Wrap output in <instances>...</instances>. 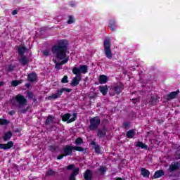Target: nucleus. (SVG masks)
<instances>
[{"label":"nucleus","mask_w":180,"mask_h":180,"mask_svg":"<svg viewBox=\"0 0 180 180\" xmlns=\"http://www.w3.org/2000/svg\"><path fill=\"white\" fill-rule=\"evenodd\" d=\"M69 180H77V179H75V176L70 175L69 177Z\"/></svg>","instance_id":"obj_49"},{"label":"nucleus","mask_w":180,"mask_h":180,"mask_svg":"<svg viewBox=\"0 0 180 180\" xmlns=\"http://www.w3.org/2000/svg\"><path fill=\"white\" fill-rule=\"evenodd\" d=\"M78 151L79 153H84L85 151V148L82 146H74L71 145H66L63 148V154L65 157H68V155H72V151Z\"/></svg>","instance_id":"obj_3"},{"label":"nucleus","mask_w":180,"mask_h":180,"mask_svg":"<svg viewBox=\"0 0 180 180\" xmlns=\"http://www.w3.org/2000/svg\"><path fill=\"white\" fill-rule=\"evenodd\" d=\"M27 81L29 82L33 83L35 82V81H37V74H36V72H32L27 75Z\"/></svg>","instance_id":"obj_16"},{"label":"nucleus","mask_w":180,"mask_h":180,"mask_svg":"<svg viewBox=\"0 0 180 180\" xmlns=\"http://www.w3.org/2000/svg\"><path fill=\"white\" fill-rule=\"evenodd\" d=\"M26 50L27 49L25 46H19L18 49V53L19 56H25V53H26Z\"/></svg>","instance_id":"obj_28"},{"label":"nucleus","mask_w":180,"mask_h":180,"mask_svg":"<svg viewBox=\"0 0 180 180\" xmlns=\"http://www.w3.org/2000/svg\"><path fill=\"white\" fill-rule=\"evenodd\" d=\"M165 175V172H164V170L160 169V170H158L155 172L154 175H153V178L155 179H157L158 178H161V176H164Z\"/></svg>","instance_id":"obj_19"},{"label":"nucleus","mask_w":180,"mask_h":180,"mask_svg":"<svg viewBox=\"0 0 180 180\" xmlns=\"http://www.w3.org/2000/svg\"><path fill=\"white\" fill-rule=\"evenodd\" d=\"M131 102L134 103V105H136V103H137L138 102H140V98H132Z\"/></svg>","instance_id":"obj_45"},{"label":"nucleus","mask_w":180,"mask_h":180,"mask_svg":"<svg viewBox=\"0 0 180 180\" xmlns=\"http://www.w3.org/2000/svg\"><path fill=\"white\" fill-rule=\"evenodd\" d=\"M15 113H16V112H15V110H11L8 112V115H10V116H13V115H15Z\"/></svg>","instance_id":"obj_48"},{"label":"nucleus","mask_w":180,"mask_h":180,"mask_svg":"<svg viewBox=\"0 0 180 180\" xmlns=\"http://www.w3.org/2000/svg\"><path fill=\"white\" fill-rule=\"evenodd\" d=\"M58 148V147L56 146H49V150L51 151V153H54Z\"/></svg>","instance_id":"obj_37"},{"label":"nucleus","mask_w":180,"mask_h":180,"mask_svg":"<svg viewBox=\"0 0 180 180\" xmlns=\"http://www.w3.org/2000/svg\"><path fill=\"white\" fill-rule=\"evenodd\" d=\"M75 144H76V146H81V144H84V139H82L81 137H78L75 140Z\"/></svg>","instance_id":"obj_31"},{"label":"nucleus","mask_w":180,"mask_h":180,"mask_svg":"<svg viewBox=\"0 0 180 180\" xmlns=\"http://www.w3.org/2000/svg\"><path fill=\"white\" fill-rule=\"evenodd\" d=\"M56 174H57V172L53 170V169H50L46 172V176H56Z\"/></svg>","instance_id":"obj_30"},{"label":"nucleus","mask_w":180,"mask_h":180,"mask_svg":"<svg viewBox=\"0 0 180 180\" xmlns=\"http://www.w3.org/2000/svg\"><path fill=\"white\" fill-rule=\"evenodd\" d=\"M69 19L67 22L68 25H72L75 22V19H74V17L72 15L68 16Z\"/></svg>","instance_id":"obj_35"},{"label":"nucleus","mask_w":180,"mask_h":180,"mask_svg":"<svg viewBox=\"0 0 180 180\" xmlns=\"http://www.w3.org/2000/svg\"><path fill=\"white\" fill-rule=\"evenodd\" d=\"M72 117L70 119V117H71V114L70 113H66L64 114L62 116V120L63 122H67V123H72V122H75V120H77V117H78V115L77 114V112H74L72 114Z\"/></svg>","instance_id":"obj_7"},{"label":"nucleus","mask_w":180,"mask_h":180,"mask_svg":"<svg viewBox=\"0 0 180 180\" xmlns=\"http://www.w3.org/2000/svg\"><path fill=\"white\" fill-rule=\"evenodd\" d=\"M28 110H29V107H27V108L21 110L20 112L21 113H26V112H27Z\"/></svg>","instance_id":"obj_47"},{"label":"nucleus","mask_w":180,"mask_h":180,"mask_svg":"<svg viewBox=\"0 0 180 180\" xmlns=\"http://www.w3.org/2000/svg\"><path fill=\"white\" fill-rule=\"evenodd\" d=\"M72 91V89H67L65 87L56 90L55 94H53L51 96H48V101H51V99H58V98H61V95H63L64 92L70 93Z\"/></svg>","instance_id":"obj_4"},{"label":"nucleus","mask_w":180,"mask_h":180,"mask_svg":"<svg viewBox=\"0 0 180 180\" xmlns=\"http://www.w3.org/2000/svg\"><path fill=\"white\" fill-rule=\"evenodd\" d=\"M98 91H100V92L102 93V95H103V96H105V95H108L109 88L108 87V85L99 86Z\"/></svg>","instance_id":"obj_18"},{"label":"nucleus","mask_w":180,"mask_h":180,"mask_svg":"<svg viewBox=\"0 0 180 180\" xmlns=\"http://www.w3.org/2000/svg\"><path fill=\"white\" fill-rule=\"evenodd\" d=\"M7 124H9V121L6 119H0V125L1 126H6Z\"/></svg>","instance_id":"obj_32"},{"label":"nucleus","mask_w":180,"mask_h":180,"mask_svg":"<svg viewBox=\"0 0 180 180\" xmlns=\"http://www.w3.org/2000/svg\"><path fill=\"white\" fill-rule=\"evenodd\" d=\"M92 170L86 169L84 173V180H92Z\"/></svg>","instance_id":"obj_17"},{"label":"nucleus","mask_w":180,"mask_h":180,"mask_svg":"<svg viewBox=\"0 0 180 180\" xmlns=\"http://www.w3.org/2000/svg\"><path fill=\"white\" fill-rule=\"evenodd\" d=\"M25 86L27 89L30 88V84H29V83L25 84Z\"/></svg>","instance_id":"obj_52"},{"label":"nucleus","mask_w":180,"mask_h":180,"mask_svg":"<svg viewBox=\"0 0 180 180\" xmlns=\"http://www.w3.org/2000/svg\"><path fill=\"white\" fill-rule=\"evenodd\" d=\"M112 41L110 40V38L106 37L104 39L103 42V47H104V53L105 55V57L108 58V60H112L113 58V53H112Z\"/></svg>","instance_id":"obj_2"},{"label":"nucleus","mask_w":180,"mask_h":180,"mask_svg":"<svg viewBox=\"0 0 180 180\" xmlns=\"http://www.w3.org/2000/svg\"><path fill=\"white\" fill-rule=\"evenodd\" d=\"M136 136V129H129L126 134L127 139H133Z\"/></svg>","instance_id":"obj_24"},{"label":"nucleus","mask_w":180,"mask_h":180,"mask_svg":"<svg viewBox=\"0 0 180 180\" xmlns=\"http://www.w3.org/2000/svg\"><path fill=\"white\" fill-rule=\"evenodd\" d=\"M33 102H37V99H36V96L32 98Z\"/></svg>","instance_id":"obj_53"},{"label":"nucleus","mask_w":180,"mask_h":180,"mask_svg":"<svg viewBox=\"0 0 180 180\" xmlns=\"http://www.w3.org/2000/svg\"><path fill=\"white\" fill-rule=\"evenodd\" d=\"M108 27L112 30V32H115L116 29V21L115 20H110Z\"/></svg>","instance_id":"obj_27"},{"label":"nucleus","mask_w":180,"mask_h":180,"mask_svg":"<svg viewBox=\"0 0 180 180\" xmlns=\"http://www.w3.org/2000/svg\"><path fill=\"white\" fill-rule=\"evenodd\" d=\"M179 94V90H176V91H172V93L167 95V99H175L178 94Z\"/></svg>","instance_id":"obj_26"},{"label":"nucleus","mask_w":180,"mask_h":180,"mask_svg":"<svg viewBox=\"0 0 180 180\" xmlns=\"http://www.w3.org/2000/svg\"><path fill=\"white\" fill-rule=\"evenodd\" d=\"M15 101L17 103L19 104L18 108L20 109H22V106H26V105H27V100L25 98V96L18 94L15 96Z\"/></svg>","instance_id":"obj_9"},{"label":"nucleus","mask_w":180,"mask_h":180,"mask_svg":"<svg viewBox=\"0 0 180 180\" xmlns=\"http://www.w3.org/2000/svg\"><path fill=\"white\" fill-rule=\"evenodd\" d=\"M106 127H103L102 129H98L97 131V137L99 140L103 139L106 136Z\"/></svg>","instance_id":"obj_14"},{"label":"nucleus","mask_w":180,"mask_h":180,"mask_svg":"<svg viewBox=\"0 0 180 180\" xmlns=\"http://www.w3.org/2000/svg\"><path fill=\"white\" fill-rule=\"evenodd\" d=\"M115 180H123V179L120 177H117Z\"/></svg>","instance_id":"obj_55"},{"label":"nucleus","mask_w":180,"mask_h":180,"mask_svg":"<svg viewBox=\"0 0 180 180\" xmlns=\"http://www.w3.org/2000/svg\"><path fill=\"white\" fill-rule=\"evenodd\" d=\"M67 50H68V41L65 39L60 40L56 44L52 46L51 51L57 60H62L60 63H56V70H62L64 64H67L70 57L67 56Z\"/></svg>","instance_id":"obj_1"},{"label":"nucleus","mask_w":180,"mask_h":180,"mask_svg":"<svg viewBox=\"0 0 180 180\" xmlns=\"http://www.w3.org/2000/svg\"><path fill=\"white\" fill-rule=\"evenodd\" d=\"M108 77L105 75H101L98 77V82L99 84H106L108 82Z\"/></svg>","instance_id":"obj_23"},{"label":"nucleus","mask_w":180,"mask_h":180,"mask_svg":"<svg viewBox=\"0 0 180 180\" xmlns=\"http://www.w3.org/2000/svg\"><path fill=\"white\" fill-rule=\"evenodd\" d=\"M89 130H91V131H95V130H98V127L101 125V118L98 116L94 117L89 120Z\"/></svg>","instance_id":"obj_5"},{"label":"nucleus","mask_w":180,"mask_h":180,"mask_svg":"<svg viewBox=\"0 0 180 180\" xmlns=\"http://www.w3.org/2000/svg\"><path fill=\"white\" fill-rule=\"evenodd\" d=\"M72 74H74V75H76V76L73 77V79H72L70 82V85L71 86H77L79 85V82L82 79V76H80V75H78V72L77 71L76 72L72 71Z\"/></svg>","instance_id":"obj_10"},{"label":"nucleus","mask_w":180,"mask_h":180,"mask_svg":"<svg viewBox=\"0 0 180 180\" xmlns=\"http://www.w3.org/2000/svg\"><path fill=\"white\" fill-rule=\"evenodd\" d=\"M91 146H94V147L96 146H97L96 142H95L94 141H91Z\"/></svg>","instance_id":"obj_51"},{"label":"nucleus","mask_w":180,"mask_h":180,"mask_svg":"<svg viewBox=\"0 0 180 180\" xmlns=\"http://www.w3.org/2000/svg\"><path fill=\"white\" fill-rule=\"evenodd\" d=\"M94 150L96 154H101V146L96 145V146H94Z\"/></svg>","instance_id":"obj_38"},{"label":"nucleus","mask_w":180,"mask_h":180,"mask_svg":"<svg viewBox=\"0 0 180 180\" xmlns=\"http://www.w3.org/2000/svg\"><path fill=\"white\" fill-rule=\"evenodd\" d=\"M4 86V82H0V86Z\"/></svg>","instance_id":"obj_54"},{"label":"nucleus","mask_w":180,"mask_h":180,"mask_svg":"<svg viewBox=\"0 0 180 180\" xmlns=\"http://www.w3.org/2000/svg\"><path fill=\"white\" fill-rule=\"evenodd\" d=\"M129 126H130V122H124L122 124V127H124V129H127Z\"/></svg>","instance_id":"obj_44"},{"label":"nucleus","mask_w":180,"mask_h":180,"mask_svg":"<svg viewBox=\"0 0 180 180\" xmlns=\"http://www.w3.org/2000/svg\"><path fill=\"white\" fill-rule=\"evenodd\" d=\"M13 147V141H10L7 143H0V150H10Z\"/></svg>","instance_id":"obj_15"},{"label":"nucleus","mask_w":180,"mask_h":180,"mask_svg":"<svg viewBox=\"0 0 180 180\" xmlns=\"http://www.w3.org/2000/svg\"><path fill=\"white\" fill-rule=\"evenodd\" d=\"M124 89V86L123 83L120 82L118 84L113 86L110 88V91H112V96H115V95H120L122 90Z\"/></svg>","instance_id":"obj_6"},{"label":"nucleus","mask_w":180,"mask_h":180,"mask_svg":"<svg viewBox=\"0 0 180 180\" xmlns=\"http://www.w3.org/2000/svg\"><path fill=\"white\" fill-rule=\"evenodd\" d=\"M72 71L78 72L77 74L82 77V74H87L88 72V65H82L79 68L74 67L72 69Z\"/></svg>","instance_id":"obj_8"},{"label":"nucleus","mask_w":180,"mask_h":180,"mask_svg":"<svg viewBox=\"0 0 180 180\" xmlns=\"http://www.w3.org/2000/svg\"><path fill=\"white\" fill-rule=\"evenodd\" d=\"M7 70L9 72H12V71H13V70H15V66L10 65L8 66Z\"/></svg>","instance_id":"obj_43"},{"label":"nucleus","mask_w":180,"mask_h":180,"mask_svg":"<svg viewBox=\"0 0 180 180\" xmlns=\"http://www.w3.org/2000/svg\"><path fill=\"white\" fill-rule=\"evenodd\" d=\"M180 169V161L172 162L168 168L169 172H175Z\"/></svg>","instance_id":"obj_12"},{"label":"nucleus","mask_w":180,"mask_h":180,"mask_svg":"<svg viewBox=\"0 0 180 180\" xmlns=\"http://www.w3.org/2000/svg\"><path fill=\"white\" fill-rule=\"evenodd\" d=\"M136 147H141L143 150H147L148 148V146L144 144L142 141H138L136 143Z\"/></svg>","instance_id":"obj_29"},{"label":"nucleus","mask_w":180,"mask_h":180,"mask_svg":"<svg viewBox=\"0 0 180 180\" xmlns=\"http://www.w3.org/2000/svg\"><path fill=\"white\" fill-rule=\"evenodd\" d=\"M62 84H68V76L65 75L61 79Z\"/></svg>","instance_id":"obj_39"},{"label":"nucleus","mask_w":180,"mask_h":180,"mask_svg":"<svg viewBox=\"0 0 180 180\" xmlns=\"http://www.w3.org/2000/svg\"><path fill=\"white\" fill-rule=\"evenodd\" d=\"M150 102L152 103L153 105H157V103L158 102V99L157 98H155L154 96H152L150 97Z\"/></svg>","instance_id":"obj_34"},{"label":"nucleus","mask_w":180,"mask_h":180,"mask_svg":"<svg viewBox=\"0 0 180 180\" xmlns=\"http://www.w3.org/2000/svg\"><path fill=\"white\" fill-rule=\"evenodd\" d=\"M13 136V134L12 133V131H7L3 136L4 141H9V140L12 139Z\"/></svg>","instance_id":"obj_21"},{"label":"nucleus","mask_w":180,"mask_h":180,"mask_svg":"<svg viewBox=\"0 0 180 180\" xmlns=\"http://www.w3.org/2000/svg\"><path fill=\"white\" fill-rule=\"evenodd\" d=\"M141 174L143 178H150V171L144 167L141 168Z\"/></svg>","instance_id":"obj_20"},{"label":"nucleus","mask_w":180,"mask_h":180,"mask_svg":"<svg viewBox=\"0 0 180 180\" xmlns=\"http://www.w3.org/2000/svg\"><path fill=\"white\" fill-rule=\"evenodd\" d=\"M66 169H67V171H72V174H70V176H72L75 177V176H77V175H78V174H79V167L75 168V165H74V164L68 165L66 167Z\"/></svg>","instance_id":"obj_11"},{"label":"nucleus","mask_w":180,"mask_h":180,"mask_svg":"<svg viewBox=\"0 0 180 180\" xmlns=\"http://www.w3.org/2000/svg\"><path fill=\"white\" fill-rule=\"evenodd\" d=\"M96 98V93H94V95L89 96V99L90 101V103H94L95 102V98Z\"/></svg>","instance_id":"obj_36"},{"label":"nucleus","mask_w":180,"mask_h":180,"mask_svg":"<svg viewBox=\"0 0 180 180\" xmlns=\"http://www.w3.org/2000/svg\"><path fill=\"white\" fill-rule=\"evenodd\" d=\"M22 84V80H13L11 82L12 86H18V85H20Z\"/></svg>","instance_id":"obj_33"},{"label":"nucleus","mask_w":180,"mask_h":180,"mask_svg":"<svg viewBox=\"0 0 180 180\" xmlns=\"http://www.w3.org/2000/svg\"><path fill=\"white\" fill-rule=\"evenodd\" d=\"M12 15H18V10H13L12 12Z\"/></svg>","instance_id":"obj_50"},{"label":"nucleus","mask_w":180,"mask_h":180,"mask_svg":"<svg viewBox=\"0 0 180 180\" xmlns=\"http://www.w3.org/2000/svg\"><path fill=\"white\" fill-rule=\"evenodd\" d=\"M18 61L22 65H26L29 64V58L25 56H22L21 58L18 59Z\"/></svg>","instance_id":"obj_22"},{"label":"nucleus","mask_w":180,"mask_h":180,"mask_svg":"<svg viewBox=\"0 0 180 180\" xmlns=\"http://www.w3.org/2000/svg\"><path fill=\"white\" fill-rule=\"evenodd\" d=\"M27 95L29 99H33L35 97L34 94L32 92H27Z\"/></svg>","instance_id":"obj_42"},{"label":"nucleus","mask_w":180,"mask_h":180,"mask_svg":"<svg viewBox=\"0 0 180 180\" xmlns=\"http://www.w3.org/2000/svg\"><path fill=\"white\" fill-rule=\"evenodd\" d=\"M64 157H65V155H64V153L63 155H59L57 157V160H63V158H64Z\"/></svg>","instance_id":"obj_46"},{"label":"nucleus","mask_w":180,"mask_h":180,"mask_svg":"<svg viewBox=\"0 0 180 180\" xmlns=\"http://www.w3.org/2000/svg\"><path fill=\"white\" fill-rule=\"evenodd\" d=\"M42 54L45 56V57H49V56H50V51L49 49H46L42 51Z\"/></svg>","instance_id":"obj_41"},{"label":"nucleus","mask_w":180,"mask_h":180,"mask_svg":"<svg viewBox=\"0 0 180 180\" xmlns=\"http://www.w3.org/2000/svg\"><path fill=\"white\" fill-rule=\"evenodd\" d=\"M98 171L101 174H105V172H106V167L101 166L100 167V168L98 169Z\"/></svg>","instance_id":"obj_40"},{"label":"nucleus","mask_w":180,"mask_h":180,"mask_svg":"<svg viewBox=\"0 0 180 180\" xmlns=\"http://www.w3.org/2000/svg\"><path fill=\"white\" fill-rule=\"evenodd\" d=\"M174 150H176L174 153L175 159L180 160V146L176 145L174 146Z\"/></svg>","instance_id":"obj_25"},{"label":"nucleus","mask_w":180,"mask_h":180,"mask_svg":"<svg viewBox=\"0 0 180 180\" xmlns=\"http://www.w3.org/2000/svg\"><path fill=\"white\" fill-rule=\"evenodd\" d=\"M51 123L56 124V123H58V122H57L56 117H54L53 115H49L46 117V120L45 121V124L46 126H49V125L51 124Z\"/></svg>","instance_id":"obj_13"}]
</instances>
